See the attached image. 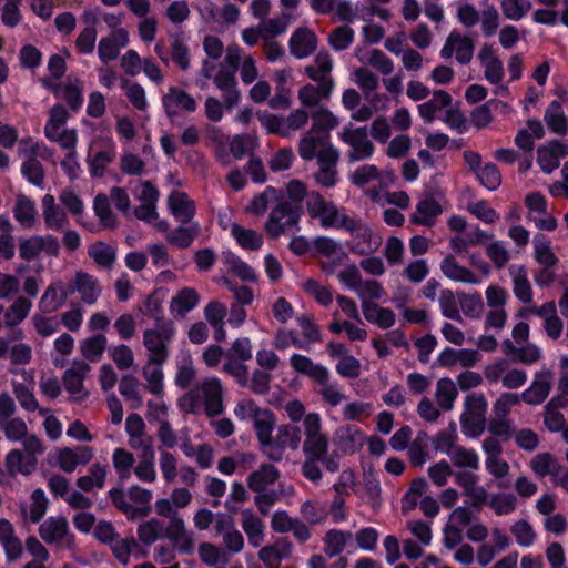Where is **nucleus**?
<instances>
[{"label":"nucleus","mask_w":568,"mask_h":568,"mask_svg":"<svg viewBox=\"0 0 568 568\" xmlns=\"http://www.w3.org/2000/svg\"><path fill=\"white\" fill-rule=\"evenodd\" d=\"M42 212L44 223L48 229L60 231L68 225V216L65 212L55 203V199L51 194H45L42 199Z\"/></svg>","instance_id":"nucleus-31"},{"label":"nucleus","mask_w":568,"mask_h":568,"mask_svg":"<svg viewBox=\"0 0 568 568\" xmlns=\"http://www.w3.org/2000/svg\"><path fill=\"white\" fill-rule=\"evenodd\" d=\"M428 435L426 432H418L416 438L408 447L409 460L414 466L420 467L427 459Z\"/></svg>","instance_id":"nucleus-54"},{"label":"nucleus","mask_w":568,"mask_h":568,"mask_svg":"<svg viewBox=\"0 0 568 568\" xmlns=\"http://www.w3.org/2000/svg\"><path fill=\"white\" fill-rule=\"evenodd\" d=\"M16 220L23 226L30 227L36 220V205L26 196H19L13 210Z\"/></svg>","instance_id":"nucleus-57"},{"label":"nucleus","mask_w":568,"mask_h":568,"mask_svg":"<svg viewBox=\"0 0 568 568\" xmlns=\"http://www.w3.org/2000/svg\"><path fill=\"white\" fill-rule=\"evenodd\" d=\"M39 534L48 544L64 545L70 541L68 521L62 516L48 518L41 524Z\"/></svg>","instance_id":"nucleus-23"},{"label":"nucleus","mask_w":568,"mask_h":568,"mask_svg":"<svg viewBox=\"0 0 568 568\" xmlns=\"http://www.w3.org/2000/svg\"><path fill=\"white\" fill-rule=\"evenodd\" d=\"M130 42L128 30L111 31L102 37L98 43V57L102 63L114 61L122 49Z\"/></svg>","instance_id":"nucleus-19"},{"label":"nucleus","mask_w":568,"mask_h":568,"mask_svg":"<svg viewBox=\"0 0 568 568\" xmlns=\"http://www.w3.org/2000/svg\"><path fill=\"white\" fill-rule=\"evenodd\" d=\"M134 214L136 219L154 225L159 231L164 232L169 227V223L166 221L159 220L156 203H140L135 209Z\"/></svg>","instance_id":"nucleus-58"},{"label":"nucleus","mask_w":568,"mask_h":568,"mask_svg":"<svg viewBox=\"0 0 568 568\" xmlns=\"http://www.w3.org/2000/svg\"><path fill=\"white\" fill-rule=\"evenodd\" d=\"M302 442L301 428L294 424H283L276 428V435L270 442L264 455L273 460L281 462L286 449L297 450Z\"/></svg>","instance_id":"nucleus-9"},{"label":"nucleus","mask_w":568,"mask_h":568,"mask_svg":"<svg viewBox=\"0 0 568 568\" xmlns=\"http://www.w3.org/2000/svg\"><path fill=\"white\" fill-rule=\"evenodd\" d=\"M341 139L352 146V151L348 153L349 162L371 158L374 152V144L368 140L365 126L354 130L344 129L341 133Z\"/></svg>","instance_id":"nucleus-17"},{"label":"nucleus","mask_w":568,"mask_h":568,"mask_svg":"<svg viewBox=\"0 0 568 568\" xmlns=\"http://www.w3.org/2000/svg\"><path fill=\"white\" fill-rule=\"evenodd\" d=\"M68 112L64 106L57 104L49 113L44 126V135L51 142L58 143L62 149H74L78 144L75 129L67 128Z\"/></svg>","instance_id":"nucleus-6"},{"label":"nucleus","mask_w":568,"mask_h":568,"mask_svg":"<svg viewBox=\"0 0 568 568\" xmlns=\"http://www.w3.org/2000/svg\"><path fill=\"white\" fill-rule=\"evenodd\" d=\"M14 376H21L22 382L12 381L13 393L20 405L29 412L39 410L38 400L33 395L34 377L31 369L18 368L13 369Z\"/></svg>","instance_id":"nucleus-18"},{"label":"nucleus","mask_w":568,"mask_h":568,"mask_svg":"<svg viewBox=\"0 0 568 568\" xmlns=\"http://www.w3.org/2000/svg\"><path fill=\"white\" fill-rule=\"evenodd\" d=\"M328 133H315L314 130H310L300 142V156L306 161L312 160L315 156V151L317 146L324 145L325 141L328 140Z\"/></svg>","instance_id":"nucleus-51"},{"label":"nucleus","mask_w":568,"mask_h":568,"mask_svg":"<svg viewBox=\"0 0 568 568\" xmlns=\"http://www.w3.org/2000/svg\"><path fill=\"white\" fill-rule=\"evenodd\" d=\"M551 372H541L536 375L531 386L527 388L520 396L525 403L529 405H538L542 403L551 389Z\"/></svg>","instance_id":"nucleus-27"},{"label":"nucleus","mask_w":568,"mask_h":568,"mask_svg":"<svg viewBox=\"0 0 568 568\" xmlns=\"http://www.w3.org/2000/svg\"><path fill=\"white\" fill-rule=\"evenodd\" d=\"M18 151L20 155L26 159L41 158L48 160L53 155L52 150L45 143L37 141L31 136L23 138L19 141Z\"/></svg>","instance_id":"nucleus-49"},{"label":"nucleus","mask_w":568,"mask_h":568,"mask_svg":"<svg viewBox=\"0 0 568 568\" xmlns=\"http://www.w3.org/2000/svg\"><path fill=\"white\" fill-rule=\"evenodd\" d=\"M306 210L312 219H320L323 227L334 226L338 219V209L332 201H326L324 196L316 192H310L306 200Z\"/></svg>","instance_id":"nucleus-16"},{"label":"nucleus","mask_w":568,"mask_h":568,"mask_svg":"<svg viewBox=\"0 0 568 568\" xmlns=\"http://www.w3.org/2000/svg\"><path fill=\"white\" fill-rule=\"evenodd\" d=\"M302 214L301 205H293L288 201L280 202L270 213L265 230L273 239H277L286 232L298 231Z\"/></svg>","instance_id":"nucleus-4"},{"label":"nucleus","mask_w":568,"mask_h":568,"mask_svg":"<svg viewBox=\"0 0 568 568\" xmlns=\"http://www.w3.org/2000/svg\"><path fill=\"white\" fill-rule=\"evenodd\" d=\"M416 211L417 214L410 217L412 223L433 226L435 219L442 213V206L435 199L427 197L418 202Z\"/></svg>","instance_id":"nucleus-37"},{"label":"nucleus","mask_w":568,"mask_h":568,"mask_svg":"<svg viewBox=\"0 0 568 568\" xmlns=\"http://www.w3.org/2000/svg\"><path fill=\"white\" fill-rule=\"evenodd\" d=\"M219 225L224 230H230L231 235L243 248H248V231L232 220V213L229 210L219 213Z\"/></svg>","instance_id":"nucleus-50"},{"label":"nucleus","mask_w":568,"mask_h":568,"mask_svg":"<svg viewBox=\"0 0 568 568\" xmlns=\"http://www.w3.org/2000/svg\"><path fill=\"white\" fill-rule=\"evenodd\" d=\"M116 158V144L109 134L97 135L89 144L88 166L94 178L104 175L106 168Z\"/></svg>","instance_id":"nucleus-5"},{"label":"nucleus","mask_w":568,"mask_h":568,"mask_svg":"<svg viewBox=\"0 0 568 568\" xmlns=\"http://www.w3.org/2000/svg\"><path fill=\"white\" fill-rule=\"evenodd\" d=\"M280 471L274 465L263 464L258 470L251 474V490L265 491L266 487L277 480Z\"/></svg>","instance_id":"nucleus-48"},{"label":"nucleus","mask_w":568,"mask_h":568,"mask_svg":"<svg viewBox=\"0 0 568 568\" xmlns=\"http://www.w3.org/2000/svg\"><path fill=\"white\" fill-rule=\"evenodd\" d=\"M251 419L258 440L260 450L264 454L273 438L276 426L275 414L268 408H260L251 402Z\"/></svg>","instance_id":"nucleus-14"},{"label":"nucleus","mask_w":568,"mask_h":568,"mask_svg":"<svg viewBox=\"0 0 568 568\" xmlns=\"http://www.w3.org/2000/svg\"><path fill=\"white\" fill-rule=\"evenodd\" d=\"M223 387L217 377H207L203 379L191 392L180 399L181 407L187 412L196 414L204 408L207 416L221 415L223 407Z\"/></svg>","instance_id":"nucleus-3"},{"label":"nucleus","mask_w":568,"mask_h":568,"mask_svg":"<svg viewBox=\"0 0 568 568\" xmlns=\"http://www.w3.org/2000/svg\"><path fill=\"white\" fill-rule=\"evenodd\" d=\"M168 205L171 214L180 223H189L194 216V202L184 192L172 191L168 199Z\"/></svg>","instance_id":"nucleus-28"},{"label":"nucleus","mask_w":568,"mask_h":568,"mask_svg":"<svg viewBox=\"0 0 568 568\" xmlns=\"http://www.w3.org/2000/svg\"><path fill=\"white\" fill-rule=\"evenodd\" d=\"M108 467L102 464H93L88 474L80 476L77 479V486L82 491L99 490L104 487Z\"/></svg>","instance_id":"nucleus-36"},{"label":"nucleus","mask_w":568,"mask_h":568,"mask_svg":"<svg viewBox=\"0 0 568 568\" xmlns=\"http://www.w3.org/2000/svg\"><path fill=\"white\" fill-rule=\"evenodd\" d=\"M175 334L174 325L171 322H163L154 328L143 332V345L149 352L152 361L166 362L170 355L169 346Z\"/></svg>","instance_id":"nucleus-7"},{"label":"nucleus","mask_w":568,"mask_h":568,"mask_svg":"<svg viewBox=\"0 0 568 568\" xmlns=\"http://www.w3.org/2000/svg\"><path fill=\"white\" fill-rule=\"evenodd\" d=\"M305 440L302 446L305 457L321 459L328 453V438L322 433L321 417L308 413L303 419Z\"/></svg>","instance_id":"nucleus-8"},{"label":"nucleus","mask_w":568,"mask_h":568,"mask_svg":"<svg viewBox=\"0 0 568 568\" xmlns=\"http://www.w3.org/2000/svg\"><path fill=\"white\" fill-rule=\"evenodd\" d=\"M0 545L9 561H14L20 558L22 554L21 542L14 535L11 523L6 519H0Z\"/></svg>","instance_id":"nucleus-33"},{"label":"nucleus","mask_w":568,"mask_h":568,"mask_svg":"<svg viewBox=\"0 0 568 568\" xmlns=\"http://www.w3.org/2000/svg\"><path fill=\"white\" fill-rule=\"evenodd\" d=\"M23 176L33 185L43 189L44 169L38 158L26 159L21 165Z\"/></svg>","instance_id":"nucleus-63"},{"label":"nucleus","mask_w":568,"mask_h":568,"mask_svg":"<svg viewBox=\"0 0 568 568\" xmlns=\"http://www.w3.org/2000/svg\"><path fill=\"white\" fill-rule=\"evenodd\" d=\"M32 308V302L23 296L14 300V302L4 312L6 327H14L21 324L29 315Z\"/></svg>","instance_id":"nucleus-43"},{"label":"nucleus","mask_w":568,"mask_h":568,"mask_svg":"<svg viewBox=\"0 0 568 568\" xmlns=\"http://www.w3.org/2000/svg\"><path fill=\"white\" fill-rule=\"evenodd\" d=\"M112 463L120 479L126 480L131 477L134 457L130 452L115 448L112 454Z\"/></svg>","instance_id":"nucleus-55"},{"label":"nucleus","mask_w":568,"mask_h":568,"mask_svg":"<svg viewBox=\"0 0 568 568\" xmlns=\"http://www.w3.org/2000/svg\"><path fill=\"white\" fill-rule=\"evenodd\" d=\"M187 40L189 38L184 32H176L170 36L172 60L182 70H186L190 67Z\"/></svg>","instance_id":"nucleus-46"},{"label":"nucleus","mask_w":568,"mask_h":568,"mask_svg":"<svg viewBox=\"0 0 568 568\" xmlns=\"http://www.w3.org/2000/svg\"><path fill=\"white\" fill-rule=\"evenodd\" d=\"M165 362L162 361H152L148 358L145 365L142 368V375L145 379L146 389L155 395L160 396L163 392V369L162 365Z\"/></svg>","instance_id":"nucleus-34"},{"label":"nucleus","mask_w":568,"mask_h":568,"mask_svg":"<svg viewBox=\"0 0 568 568\" xmlns=\"http://www.w3.org/2000/svg\"><path fill=\"white\" fill-rule=\"evenodd\" d=\"M544 120L549 130L556 134L565 135L568 131V119L559 101L554 100L546 109Z\"/></svg>","instance_id":"nucleus-40"},{"label":"nucleus","mask_w":568,"mask_h":568,"mask_svg":"<svg viewBox=\"0 0 568 568\" xmlns=\"http://www.w3.org/2000/svg\"><path fill=\"white\" fill-rule=\"evenodd\" d=\"M440 270L449 280L469 284L479 283V278L470 270L459 265L450 254L442 261Z\"/></svg>","instance_id":"nucleus-35"},{"label":"nucleus","mask_w":568,"mask_h":568,"mask_svg":"<svg viewBox=\"0 0 568 568\" xmlns=\"http://www.w3.org/2000/svg\"><path fill=\"white\" fill-rule=\"evenodd\" d=\"M91 372V366L84 361H74L63 374V385L73 402L81 403L89 397L84 381Z\"/></svg>","instance_id":"nucleus-10"},{"label":"nucleus","mask_w":568,"mask_h":568,"mask_svg":"<svg viewBox=\"0 0 568 568\" xmlns=\"http://www.w3.org/2000/svg\"><path fill=\"white\" fill-rule=\"evenodd\" d=\"M364 444V436L355 425H344L335 432V445L345 454H353Z\"/></svg>","instance_id":"nucleus-29"},{"label":"nucleus","mask_w":568,"mask_h":568,"mask_svg":"<svg viewBox=\"0 0 568 568\" xmlns=\"http://www.w3.org/2000/svg\"><path fill=\"white\" fill-rule=\"evenodd\" d=\"M106 343L105 335L95 334L80 342V352L85 359L97 363L102 358Z\"/></svg>","instance_id":"nucleus-42"},{"label":"nucleus","mask_w":568,"mask_h":568,"mask_svg":"<svg viewBox=\"0 0 568 568\" xmlns=\"http://www.w3.org/2000/svg\"><path fill=\"white\" fill-rule=\"evenodd\" d=\"M38 459L27 455L20 449H13L6 457V468L11 476L32 474L37 467Z\"/></svg>","instance_id":"nucleus-30"},{"label":"nucleus","mask_w":568,"mask_h":568,"mask_svg":"<svg viewBox=\"0 0 568 568\" xmlns=\"http://www.w3.org/2000/svg\"><path fill=\"white\" fill-rule=\"evenodd\" d=\"M460 424L463 433L467 437L476 438L484 433L486 418L485 416H480V414L464 413L460 417Z\"/></svg>","instance_id":"nucleus-62"},{"label":"nucleus","mask_w":568,"mask_h":568,"mask_svg":"<svg viewBox=\"0 0 568 568\" xmlns=\"http://www.w3.org/2000/svg\"><path fill=\"white\" fill-rule=\"evenodd\" d=\"M93 455V449L89 446L64 447L53 453L51 462L62 471L72 473L78 466L89 464Z\"/></svg>","instance_id":"nucleus-15"},{"label":"nucleus","mask_w":568,"mask_h":568,"mask_svg":"<svg viewBox=\"0 0 568 568\" xmlns=\"http://www.w3.org/2000/svg\"><path fill=\"white\" fill-rule=\"evenodd\" d=\"M60 244L53 235H34L19 241V256L28 262L37 258L42 252L55 256L59 253Z\"/></svg>","instance_id":"nucleus-13"},{"label":"nucleus","mask_w":568,"mask_h":568,"mask_svg":"<svg viewBox=\"0 0 568 568\" xmlns=\"http://www.w3.org/2000/svg\"><path fill=\"white\" fill-rule=\"evenodd\" d=\"M286 26L287 23L282 19H263L255 29L251 28V45H253L258 38L270 40L283 33Z\"/></svg>","instance_id":"nucleus-45"},{"label":"nucleus","mask_w":568,"mask_h":568,"mask_svg":"<svg viewBox=\"0 0 568 568\" xmlns=\"http://www.w3.org/2000/svg\"><path fill=\"white\" fill-rule=\"evenodd\" d=\"M215 532L223 537L225 547L232 552H239L244 546L242 534L234 528L233 519L225 514H217L215 518Z\"/></svg>","instance_id":"nucleus-24"},{"label":"nucleus","mask_w":568,"mask_h":568,"mask_svg":"<svg viewBox=\"0 0 568 568\" xmlns=\"http://www.w3.org/2000/svg\"><path fill=\"white\" fill-rule=\"evenodd\" d=\"M165 114L171 120L185 113H193L197 109V101L193 95L179 87H170L162 97Z\"/></svg>","instance_id":"nucleus-12"},{"label":"nucleus","mask_w":568,"mask_h":568,"mask_svg":"<svg viewBox=\"0 0 568 568\" xmlns=\"http://www.w3.org/2000/svg\"><path fill=\"white\" fill-rule=\"evenodd\" d=\"M70 288L72 293L77 292L81 301L88 305H94L102 292L99 281L85 272L75 273Z\"/></svg>","instance_id":"nucleus-21"},{"label":"nucleus","mask_w":568,"mask_h":568,"mask_svg":"<svg viewBox=\"0 0 568 568\" xmlns=\"http://www.w3.org/2000/svg\"><path fill=\"white\" fill-rule=\"evenodd\" d=\"M351 537V532H344L337 529L328 530L325 536L326 546L324 549L327 557L332 558L339 555L344 550L346 539Z\"/></svg>","instance_id":"nucleus-61"},{"label":"nucleus","mask_w":568,"mask_h":568,"mask_svg":"<svg viewBox=\"0 0 568 568\" xmlns=\"http://www.w3.org/2000/svg\"><path fill=\"white\" fill-rule=\"evenodd\" d=\"M248 361V341L236 339L226 354L224 371L233 376L235 381L245 386L248 381L246 362Z\"/></svg>","instance_id":"nucleus-11"},{"label":"nucleus","mask_w":568,"mask_h":568,"mask_svg":"<svg viewBox=\"0 0 568 568\" xmlns=\"http://www.w3.org/2000/svg\"><path fill=\"white\" fill-rule=\"evenodd\" d=\"M121 88L123 89L126 98L131 102V104L140 111H144L148 109L149 103L146 100V94L144 88L136 83L131 82L126 79L121 80Z\"/></svg>","instance_id":"nucleus-53"},{"label":"nucleus","mask_w":568,"mask_h":568,"mask_svg":"<svg viewBox=\"0 0 568 568\" xmlns=\"http://www.w3.org/2000/svg\"><path fill=\"white\" fill-rule=\"evenodd\" d=\"M200 303V295L193 287H183L171 297L169 310L175 320H182Z\"/></svg>","instance_id":"nucleus-22"},{"label":"nucleus","mask_w":568,"mask_h":568,"mask_svg":"<svg viewBox=\"0 0 568 568\" xmlns=\"http://www.w3.org/2000/svg\"><path fill=\"white\" fill-rule=\"evenodd\" d=\"M221 258L226 270L221 283L233 292L236 300L231 308L229 322L233 326H239L244 323L246 317L243 305L248 303V267L231 251H223Z\"/></svg>","instance_id":"nucleus-1"},{"label":"nucleus","mask_w":568,"mask_h":568,"mask_svg":"<svg viewBox=\"0 0 568 568\" xmlns=\"http://www.w3.org/2000/svg\"><path fill=\"white\" fill-rule=\"evenodd\" d=\"M436 399L438 405L446 410L453 408L454 400L457 396L456 387L448 377L440 378L437 382Z\"/></svg>","instance_id":"nucleus-56"},{"label":"nucleus","mask_w":568,"mask_h":568,"mask_svg":"<svg viewBox=\"0 0 568 568\" xmlns=\"http://www.w3.org/2000/svg\"><path fill=\"white\" fill-rule=\"evenodd\" d=\"M108 354L120 371H126L134 364L133 351L125 344L110 346Z\"/></svg>","instance_id":"nucleus-59"},{"label":"nucleus","mask_w":568,"mask_h":568,"mask_svg":"<svg viewBox=\"0 0 568 568\" xmlns=\"http://www.w3.org/2000/svg\"><path fill=\"white\" fill-rule=\"evenodd\" d=\"M126 491L129 499L135 506L133 508L134 517L145 516L150 509L149 504L153 497L152 491L140 486H131Z\"/></svg>","instance_id":"nucleus-52"},{"label":"nucleus","mask_w":568,"mask_h":568,"mask_svg":"<svg viewBox=\"0 0 568 568\" xmlns=\"http://www.w3.org/2000/svg\"><path fill=\"white\" fill-rule=\"evenodd\" d=\"M89 256L103 268H111L116 258L115 247L105 242H95L89 246Z\"/></svg>","instance_id":"nucleus-47"},{"label":"nucleus","mask_w":568,"mask_h":568,"mask_svg":"<svg viewBox=\"0 0 568 568\" xmlns=\"http://www.w3.org/2000/svg\"><path fill=\"white\" fill-rule=\"evenodd\" d=\"M332 68L333 63L328 52H320L314 59V64L305 67V74L317 84H322L326 80H333Z\"/></svg>","instance_id":"nucleus-38"},{"label":"nucleus","mask_w":568,"mask_h":568,"mask_svg":"<svg viewBox=\"0 0 568 568\" xmlns=\"http://www.w3.org/2000/svg\"><path fill=\"white\" fill-rule=\"evenodd\" d=\"M134 474L143 483H153L156 479L154 466V452L150 444L143 446V455L134 467Z\"/></svg>","instance_id":"nucleus-44"},{"label":"nucleus","mask_w":568,"mask_h":568,"mask_svg":"<svg viewBox=\"0 0 568 568\" xmlns=\"http://www.w3.org/2000/svg\"><path fill=\"white\" fill-rule=\"evenodd\" d=\"M241 62V49L237 45H230L226 49L224 62L215 72V67L204 61L201 74L205 79H214L215 85L222 91L226 109H233L241 101V93L236 88L235 75Z\"/></svg>","instance_id":"nucleus-2"},{"label":"nucleus","mask_w":568,"mask_h":568,"mask_svg":"<svg viewBox=\"0 0 568 568\" xmlns=\"http://www.w3.org/2000/svg\"><path fill=\"white\" fill-rule=\"evenodd\" d=\"M288 44L291 53L302 59L311 55L316 50L317 38L308 28H298L293 32Z\"/></svg>","instance_id":"nucleus-26"},{"label":"nucleus","mask_w":568,"mask_h":568,"mask_svg":"<svg viewBox=\"0 0 568 568\" xmlns=\"http://www.w3.org/2000/svg\"><path fill=\"white\" fill-rule=\"evenodd\" d=\"M200 226L196 223H192L189 226H180L176 230L168 234L170 243L179 247H187L193 242L194 237L199 234Z\"/></svg>","instance_id":"nucleus-64"},{"label":"nucleus","mask_w":568,"mask_h":568,"mask_svg":"<svg viewBox=\"0 0 568 568\" xmlns=\"http://www.w3.org/2000/svg\"><path fill=\"white\" fill-rule=\"evenodd\" d=\"M71 294V288L62 281H54L43 292L38 304L39 310L44 314L54 313L65 304Z\"/></svg>","instance_id":"nucleus-20"},{"label":"nucleus","mask_w":568,"mask_h":568,"mask_svg":"<svg viewBox=\"0 0 568 568\" xmlns=\"http://www.w3.org/2000/svg\"><path fill=\"white\" fill-rule=\"evenodd\" d=\"M291 366L298 374L305 375L320 385H326L328 382V371L326 367L313 363V361L301 354H293L290 359Z\"/></svg>","instance_id":"nucleus-25"},{"label":"nucleus","mask_w":568,"mask_h":568,"mask_svg":"<svg viewBox=\"0 0 568 568\" xmlns=\"http://www.w3.org/2000/svg\"><path fill=\"white\" fill-rule=\"evenodd\" d=\"M54 93L74 110L79 109L83 102L82 91L77 83L60 84L54 88Z\"/></svg>","instance_id":"nucleus-60"},{"label":"nucleus","mask_w":568,"mask_h":568,"mask_svg":"<svg viewBox=\"0 0 568 568\" xmlns=\"http://www.w3.org/2000/svg\"><path fill=\"white\" fill-rule=\"evenodd\" d=\"M509 273L514 281V294L523 303H530L532 301L531 285L527 277V271L524 265L510 266Z\"/></svg>","instance_id":"nucleus-41"},{"label":"nucleus","mask_w":568,"mask_h":568,"mask_svg":"<svg viewBox=\"0 0 568 568\" xmlns=\"http://www.w3.org/2000/svg\"><path fill=\"white\" fill-rule=\"evenodd\" d=\"M334 85V80L317 85L306 84L298 90V99L304 106H316L322 99L331 97Z\"/></svg>","instance_id":"nucleus-32"},{"label":"nucleus","mask_w":568,"mask_h":568,"mask_svg":"<svg viewBox=\"0 0 568 568\" xmlns=\"http://www.w3.org/2000/svg\"><path fill=\"white\" fill-rule=\"evenodd\" d=\"M30 504L22 506V514L26 519L32 523H39L47 513L49 500L41 488L32 491Z\"/></svg>","instance_id":"nucleus-39"}]
</instances>
